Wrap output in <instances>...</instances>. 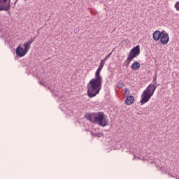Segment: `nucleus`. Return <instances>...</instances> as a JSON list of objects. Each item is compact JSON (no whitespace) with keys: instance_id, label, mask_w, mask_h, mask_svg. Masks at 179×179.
<instances>
[{"instance_id":"nucleus-1","label":"nucleus","mask_w":179,"mask_h":179,"mask_svg":"<svg viewBox=\"0 0 179 179\" xmlns=\"http://www.w3.org/2000/svg\"><path fill=\"white\" fill-rule=\"evenodd\" d=\"M106 62L101 60L99 66L95 72V77L90 80L87 85V94L90 99L96 97L100 93L103 85V77L100 75L101 70L104 68V63Z\"/></svg>"},{"instance_id":"nucleus-2","label":"nucleus","mask_w":179,"mask_h":179,"mask_svg":"<svg viewBox=\"0 0 179 179\" xmlns=\"http://www.w3.org/2000/svg\"><path fill=\"white\" fill-rule=\"evenodd\" d=\"M84 118L92 124H96L102 127H107L109 122L107 116L104 115V112L87 113L84 115Z\"/></svg>"},{"instance_id":"nucleus-3","label":"nucleus","mask_w":179,"mask_h":179,"mask_svg":"<svg viewBox=\"0 0 179 179\" xmlns=\"http://www.w3.org/2000/svg\"><path fill=\"white\" fill-rule=\"evenodd\" d=\"M9 12L10 10V0H0V12Z\"/></svg>"},{"instance_id":"nucleus-4","label":"nucleus","mask_w":179,"mask_h":179,"mask_svg":"<svg viewBox=\"0 0 179 179\" xmlns=\"http://www.w3.org/2000/svg\"><path fill=\"white\" fill-rule=\"evenodd\" d=\"M152 96H153V92H148L147 91H143L141 94V99L140 101V103L141 106H143V104L148 103L150 99H152Z\"/></svg>"},{"instance_id":"nucleus-5","label":"nucleus","mask_w":179,"mask_h":179,"mask_svg":"<svg viewBox=\"0 0 179 179\" xmlns=\"http://www.w3.org/2000/svg\"><path fill=\"white\" fill-rule=\"evenodd\" d=\"M139 54H141V46L138 45L131 49L130 52H129L128 57L134 59V58L138 57Z\"/></svg>"},{"instance_id":"nucleus-6","label":"nucleus","mask_w":179,"mask_h":179,"mask_svg":"<svg viewBox=\"0 0 179 179\" xmlns=\"http://www.w3.org/2000/svg\"><path fill=\"white\" fill-rule=\"evenodd\" d=\"M15 54L17 58H22L27 54V52L22 47L21 45H19L15 49Z\"/></svg>"},{"instance_id":"nucleus-7","label":"nucleus","mask_w":179,"mask_h":179,"mask_svg":"<svg viewBox=\"0 0 179 179\" xmlns=\"http://www.w3.org/2000/svg\"><path fill=\"white\" fill-rule=\"evenodd\" d=\"M159 41L162 45H166L169 44V42L170 41V36L169 34H163L161 36V38L159 39Z\"/></svg>"},{"instance_id":"nucleus-8","label":"nucleus","mask_w":179,"mask_h":179,"mask_svg":"<svg viewBox=\"0 0 179 179\" xmlns=\"http://www.w3.org/2000/svg\"><path fill=\"white\" fill-rule=\"evenodd\" d=\"M156 89H157V85H155V84H150L144 91L148 93H152L153 95L155 94V92H156Z\"/></svg>"},{"instance_id":"nucleus-9","label":"nucleus","mask_w":179,"mask_h":179,"mask_svg":"<svg viewBox=\"0 0 179 179\" xmlns=\"http://www.w3.org/2000/svg\"><path fill=\"white\" fill-rule=\"evenodd\" d=\"M134 101H135V97L132 95H129V96H126L124 104H126V106H131L134 104Z\"/></svg>"},{"instance_id":"nucleus-10","label":"nucleus","mask_w":179,"mask_h":179,"mask_svg":"<svg viewBox=\"0 0 179 179\" xmlns=\"http://www.w3.org/2000/svg\"><path fill=\"white\" fill-rule=\"evenodd\" d=\"M152 38L154 41H159L162 38V33L159 30H156L152 34Z\"/></svg>"},{"instance_id":"nucleus-11","label":"nucleus","mask_w":179,"mask_h":179,"mask_svg":"<svg viewBox=\"0 0 179 179\" xmlns=\"http://www.w3.org/2000/svg\"><path fill=\"white\" fill-rule=\"evenodd\" d=\"M139 68H141V63L139 62H134L131 66L132 71H138Z\"/></svg>"},{"instance_id":"nucleus-12","label":"nucleus","mask_w":179,"mask_h":179,"mask_svg":"<svg viewBox=\"0 0 179 179\" xmlns=\"http://www.w3.org/2000/svg\"><path fill=\"white\" fill-rule=\"evenodd\" d=\"M131 61H134V59H131V57H129V56H128L127 59L123 63V66L128 68L129 66V64H131Z\"/></svg>"},{"instance_id":"nucleus-13","label":"nucleus","mask_w":179,"mask_h":179,"mask_svg":"<svg viewBox=\"0 0 179 179\" xmlns=\"http://www.w3.org/2000/svg\"><path fill=\"white\" fill-rule=\"evenodd\" d=\"M31 44L29 43L28 41L24 43L23 44V46H24V50L27 52H29V50H30V45Z\"/></svg>"},{"instance_id":"nucleus-14","label":"nucleus","mask_w":179,"mask_h":179,"mask_svg":"<svg viewBox=\"0 0 179 179\" xmlns=\"http://www.w3.org/2000/svg\"><path fill=\"white\" fill-rule=\"evenodd\" d=\"M152 82L154 83L152 84V85H154V86H156V85H157V86H159L160 85V84H157V73H155L154 75V78H153Z\"/></svg>"},{"instance_id":"nucleus-15","label":"nucleus","mask_w":179,"mask_h":179,"mask_svg":"<svg viewBox=\"0 0 179 179\" xmlns=\"http://www.w3.org/2000/svg\"><path fill=\"white\" fill-rule=\"evenodd\" d=\"M114 51V49L113 50H112V52H110V53H108L105 57L103 59H102V61H104L105 62L107 61V59H108L110 58V57H111L112 54H113V52Z\"/></svg>"},{"instance_id":"nucleus-16","label":"nucleus","mask_w":179,"mask_h":179,"mask_svg":"<svg viewBox=\"0 0 179 179\" xmlns=\"http://www.w3.org/2000/svg\"><path fill=\"white\" fill-rule=\"evenodd\" d=\"M93 136H96L97 138H101L103 136V133H91Z\"/></svg>"},{"instance_id":"nucleus-17","label":"nucleus","mask_w":179,"mask_h":179,"mask_svg":"<svg viewBox=\"0 0 179 179\" xmlns=\"http://www.w3.org/2000/svg\"><path fill=\"white\" fill-rule=\"evenodd\" d=\"M124 86H125V84H124V82H122V81H119V82L117 83V87H118L119 89H122V87H124Z\"/></svg>"},{"instance_id":"nucleus-18","label":"nucleus","mask_w":179,"mask_h":179,"mask_svg":"<svg viewBox=\"0 0 179 179\" xmlns=\"http://www.w3.org/2000/svg\"><path fill=\"white\" fill-rule=\"evenodd\" d=\"M124 95L126 96V97L129 96V89L128 88H125L124 89Z\"/></svg>"},{"instance_id":"nucleus-19","label":"nucleus","mask_w":179,"mask_h":179,"mask_svg":"<svg viewBox=\"0 0 179 179\" xmlns=\"http://www.w3.org/2000/svg\"><path fill=\"white\" fill-rule=\"evenodd\" d=\"M35 40H36V37H34V38L31 37L30 40L28 41V42L31 44L32 43H34Z\"/></svg>"},{"instance_id":"nucleus-20","label":"nucleus","mask_w":179,"mask_h":179,"mask_svg":"<svg viewBox=\"0 0 179 179\" xmlns=\"http://www.w3.org/2000/svg\"><path fill=\"white\" fill-rule=\"evenodd\" d=\"M175 8L176 9V10L179 11V1H177L175 4Z\"/></svg>"},{"instance_id":"nucleus-21","label":"nucleus","mask_w":179,"mask_h":179,"mask_svg":"<svg viewBox=\"0 0 179 179\" xmlns=\"http://www.w3.org/2000/svg\"><path fill=\"white\" fill-rule=\"evenodd\" d=\"M48 90L52 92L53 96H55L57 97V94H55L54 91L52 90H51V88L50 87H48Z\"/></svg>"},{"instance_id":"nucleus-22","label":"nucleus","mask_w":179,"mask_h":179,"mask_svg":"<svg viewBox=\"0 0 179 179\" xmlns=\"http://www.w3.org/2000/svg\"><path fill=\"white\" fill-rule=\"evenodd\" d=\"M160 33H161V36H163V34H169L168 33H166L164 30H163L162 31H160Z\"/></svg>"},{"instance_id":"nucleus-23","label":"nucleus","mask_w":179,"mask_h":179,"mask_svg":"<svg viewBox=\"0 0 179 179\" xmlns=\"http://www.w3.org/2000/svg\"><path fill=\"white\" fill-rule=\"evenodd\" d=\"M38 83H40V85H43V86H44V84H43V83H41V81H38Z\"/></svg>"},{"instance_id":"nucleus-24","label":"nucleus","mask_w":179,"mask_h":179,"mask_svg":"<svg viewBox=\"0 0 179 179\" xmlns=\"http://www.w3.org/2000/svg\"><path fill=\"white\" fill-rule=\"evenodd\" d=\"M17 3V0H15V1L14 2V5H16Z\"/></svg>"},{"instance_id":"nucleus-25","label":"nucleus","mask_w":179,"mask_h":179,"mask_svg":"<svg viewBox=\"0 0 179 179\" xmlns=\"http://www.w3.org/2000/svg\"><path fill=\"white\" fill-rule=\"evenodd\" d=\"M24 1H27V0H24Z\"/></svg>"},{"instance_id":"nucleus-26","label":"nucleus","mask_w":179,"mask_h":179,"mask_svg":"<svg viewBox=\"0 0 179 179\" xmlns=\"http://www.w3.org/2000/svg\"><path fill=\"white\" fill-rule=\"evenodd\" d=\"M177 179H179V178H178Z\"/></svg>"}]
</instances>
